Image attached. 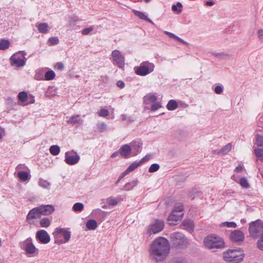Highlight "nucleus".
<instances>
[{
    "mask_svg": "<svg viewBox=\"0 0 263 263\" xmlns=\"http://www.w3.org/2000/svg\"><path fill=\"white\" fill-rule=\"evenodd\" d=\"M257 35L259 39H263V29H259L257 31Z\"/></svg>",
    "mask_w": 263,
    "mask_h": 263,
    "instance_id": "nucleus-55",
    "label": "nucleus"
},
{
    "mask_svg": "<svg viewBox=\"0 0 263 263\" xmlns=\"http://www.w3.org/2000/svg\"><path fill=\"white\" fill-rule=\"evenodd\" d=\"M20 54H22L23 59L18 57L17 54H13L10 58V61L12 66L18 67L25 65L26 59L25 55H26V53L25 51H21Z\"/></svg>",
    "mask_w": 263,
    "mask_h": 263,
    "instance_id": "nucleus-11",
    "label": "nucleus"
},
{
    "mask_svg": "<svg viewBox=\"0 0 263 263\" xmlns=\"http://www.w3.org/2000/svg\"><path fill=\"white\" fill-rule=\"evenodd\" d=\"M170 245L165 238L159 237L151 243L149 250L152 260L157 262L164 260L170 253Z\"/></svg>",
    "mask_w": 263,
    "mask_h": 263,
    "instance_id": "nucleus-1",
    "label": "nucleus"
},
{
    "mask_svg": "<svg viewBox=\"0 0 263 263\" xmlns=\"http://www.w3.org/2000/svg\"><path fill=\"white\" fill-rule=\"evenodd\" d=\"M52 235L54 238V242L59 245L68 242L71 237L70 232L61 228H57Z\"/></svg>",
    "mask_w": 263,
    "mask_h": 263,
    "instance_id": "nucleus-3",
    "label": "nucleus"
},
{
    "mask_svg": "<svg viewBox=\"0 0 263 263\" xmlns=\"http://www.w3.org/2000/svg\"><path fill=\"white\" fill-rule=\"evenodd\" d=\"M18 98L20 101L25 102L28 100V95L25 91H21L18 95Z\"/></svg>",
    "mask_w": 263,
    "mask_h": 263,
    "instance_id": "nucleus-36",
    "label": "nucleus"
},
{
    "mask_svg": "<svg viewBox=\"0 0 263 263\" xmlns=\"http://www.w3.org/2000/svg\"><path fill=\"white\" fill-rule=\"evenodd\" d=\"M128 174V173L127 172V171L126 170L124 172V173H123L119 177V180H121L122 178H123L125 176H126V175H127Z\"/></svg>",
    "mask_w": 263,
    "mask_h": 263,
    "instance_id": "nucleus-60",
    "label": "nucleus"
},
{
    "mask_svg": "<svg viewBox=\"0 0 263 263\" xmlns=\"http://www.w3.org/2000/svg\"><path fill=\"white\" fill-rule=\"evenodd\" d=\"M182 7V5L181 4V3L180 2H178L177 3L176 5H173L172 10L174 11L177 12L178 13H180L182 11V9H181Z\"/></svg>",
    "mask_w": 263,
    "mask_h": 263,
    "instance_id": "nucleus-41",
    "label": "nucleus"
},
{
    "mask_svg": "<svg viewBox=\"0 0 263 263\" xmlns=\"http://www.w3.org/2000/svg\"><path fill=\"white\" fill-rule=\"evenodd\" d=\"M159 168V165L157 163H154L149 167L148 172L154 173L157 171Z\"/></svg>",
    "mask_w": 263,
    "mask_h": 263,
    "instance_id": "nucleus-45",
    "label": "nucleus"
},
{
    "mask_svg": "<svg viewBox=\"0 0 263 263\" xmlns=\"http://www.w3.org/2000/svg\"><path fill=\"white\" fill-rule=\"evenodd\" d=\"M41 214L43 215H48L51 214L54 211V208L51 205H42L39 206Z\"/></svg>",
    "mask_w": 263,
    "mask_h": 263,
    "instance_id": "nucleus-18",
    "label": "nucleus"
},
{
    "mask_svg": "<svg viewBox=\"0 0 263 263\" xmlns=\"http://www.w3.org/2000/svg\"><path fill=\"white\" fill-rule=\"evenodd\" d=\"M170 240L173 245L179 249H184L187 247L188 240L184 235L180 232H174L171 234Z\"/></svg>",
    "mask_w": 263,
    "mask_h": 263,
    "instance_id": "nucleus-6",
    "label": "nucleus"
},
{
    "mask_svg": "<svg viewBox=\"0 0 263 263\" xmlns=\"http://www.w3.org/2000/svg\"><path fill=\"white\" fill-rule=\"evenodd\" d=\"M121 118H122V120H123V121H128L129 122H131V121H134L133 119L132 118V117H128L126 115H122Z\"/></svg>",
    "mask_w": 263,
    "mask_h": 263,
    "instance_id": "nucleus-54",
    "label": "nucleus"
},
{
    "mask_svg": "<svg viewBox=\"0 0 263 263\" xmlns=\"http://www.w3.org/2000/svg\"><path fill=\"white\" fill-rule=\"evenodd\" d=\"M84 209V205L81 202L75 203L72 207V210L74 212H81Z\"/></svg>",
    "mask_w": 263,
    "mask_h": 263,
    "instance_id": "nucleus-35",
    "label": "nucleus"
},
{
    "mask_svg": "<svg viewBox=\"0 0 263 263\" xmlns=\"http://www.w3.org/2000/svg\"><path fill=\"white\" fill-rule=\"evenodd\" d=\"M256 144L259 146L262 147L261 149H263V136H258L256 139Z\"/></svg>",
    "mask_w": 263,
    "mask_h": 263,
    "instance_id": "nucleus-47",
    "label": "nucleus"
},
{
    "mask_svg": "<svg viewBox=\"0 0 263 263\" xmlns=\"http://www.w3.org/2000/svg\"><path fill=\"white\" fill-rule=\"evenodd\" d=\"M183 210V206L182 204L177 205L175 206L173 212L174 213H182Z\"/></svg>",
    "mask_w": 263,
    "mask_h": 263,
    "instance_id": "nucleus-46",
    "label": "nucleus"
},
{
    "mask_svg": "<svg viewBox=\"0 0 263 263\" xmlns=\"http://www.w3.org/2000/svg\"><path fill=\"white\" fill-rule=\"evenodd\" d=\"M59 42V39L57 37H50L47 41V44L49 46L57 45Z\"/></svg>",
    "mask_w": 263,
    "mask_h": 263,
    "instance_id": "nucleus-37",
    "label": "nucleus"
},
{
    "mask_svg": "<svg viewBox=\"0 0 263 263\" xmlns=\"http://www.w3.org/2000/svg\"><path fill=\"white\" fill-rule=\"evenodd\" d=\"M249 231L250 235L257 238L263 232V222L260 220H257L250 223Z\"/></svg>",
    "mask_w": 263,
    "mask_h": 263,
    "instance_id": "nucleus-9",
    "label": "nucleus"
},
{
    "mask_svg": "<svg viewBox=\"0 0 263 263\" xmlns=\"http://www.w3.org/2000/svg\"><path fill=\"white\" fill-rule=\"evenodd\" d=\"M98 115L100 117H105L109 115V112L106 109H101L98 112Z\"/></svg>",
    "mask_w": 263,
    "mask_h": 263,
    "instance_id": "nucleus-50",
    "label": "nucleus"
},
{
    "mask_svg": "<svg viewBox=\"0 0 263 263\" xmlns=\"http://www.w3.org/2000/svg\"><path fill=\"white\" fill-rule=\"evenodd\" d=\"M214 91L218 95L221 94L223 92V87L222 86H216L214 89Z\"/></svg>",
    "mask_w": 263,
    "mask_h": 263,
    "instance_id": "nucleus-53",
    "label": "nucleus"
},
{
    "mask_svg": "<svg viewBox=\"0 0 263 263\" xmlns=\"http://www.w3.org/2000/svg\"><path fill=\"white\" fill-rule=\"evenodd\" d=\"M166 107L169 110H174L178 107V105L175 100H171L168 101Z\"/></svg>",
    "mask_w": 263,
    "mask_h": 263,
    "instance_id": "nucleus-28",
    "label": "nucleus"
},
{
    "mask_svg": "<svg viewBox=\"0 0 263 263\" xmlns=\"http://www.w3.org/2000/svg\"><path fill=\"white\" fill-rule=\"evenodd\" d=\"M51 224V220L48 218H43L41 219L40 224L41 227L47 228Z\"/></svg>",
    "mask_w": 263,
    "mask_h": 263,
    "instance_id": "nucleus-32",
    "label": "nucleus"
},
{
    "mask_svg": "<svg viewBox=\"0 0 263 263\" xmlns=\"http://www.w3.org/2000/svg\"><path fill=\"white\" fill-rule=\"evenodd\" d=\"M93 27L92 26H90L89 27L84 28L82 30L81 32L83 35H88L93 30Z\"/></svg>",
    "mask_w": 263,
    "mask_h": 263,
    "instance_id": "nucleus-49",
    "label": "nucleus"
},
{
    "mask_svg": "<svg viewBox=\"0 0 263 263\" xmlns=\"http://www.w3.org/2000/svg\"><path fill=\"white\" fill-rule=\"evenodd\" d=\"M141 165V163L140 162H134L132 163L126 169V171L129 173L130 172L133 171L134 170H135L136 168H137L139 166Z\"/></svg>",
    "mask_w": 263,
    "mask_h": 263,
    "instance_id": "nucleus-33",
    "label": "nucleus"
},
{
    "mask_svg": "<svg viewBox=\"0 0 263 263\" xmlns=\"http://www.w3.org/2000/svg\"><path fill=\"white\" fill-rule=\"evenodd\" d=\"M138 184L137 180H133L131 182L127 183L124 186L123 190L125 191H130L133 189Z\"/></svg>",
    "mask_w": 263,
    "mask_h": 263,
    "instance_id": "nucleus-27",
    "label": "nucleus"
},
{
    "mask_svg": "<svg viewBox=\"0 0 263 263\" xmlns=\"http://www.w3.org/2000/svg\"><path fill=\"white\" fill-rule=\"evenodd\" d=\"M215 5V2L213 1H207L205 2V5L208 6H212Z\"/></svg>",
    "mask_w": 263,
    "mask_h": 263,
    "instance_id": "nucleus-59",
    "label": "nucleus"
},
{
    "mask_svg": "<svg viewBox=\"0 0 263 263\" xmlns=\"http://www.w3.org/2000/svg\"><path fill=\"white\" fill-rule=\"evenodd\" d=\"M254 153L258 159L263 162V149H255Z\"/></svg>",
    "mask_w": 263,
    "mask_h": 263,
    "instance_id": "nucleus-39",
    "label": "nucleus"
},
{
    "mask_svg": "<svg viewBox=\"0 0 263 263\" xmlns=\"http://www.w3.org/2000/svg\"><path fill=\"white\" fill-rule=\"evenodd\" d=\"M133 12L135 14V15L138 16L139 18L145 20L152 23V24L155 25L154 23L146 15H145L143 12L136 10H133Z\"/></svg>",
    "mask_w": 263,
    "mask_h": 263,
    "instance_id": "nucleus-24",
    "label": "nucleus"
},
{
    "mask_svg": "<svg viewBox=\"0 0 263 263\" xmlns=\"http://www.w3.org/2000/svg\"><path fill=\"white\" fill-rule=\"evenodd\" d=\"M242 170L243 166L241 165H239L235 168V171L237 173H240L242 171Z\"/></svg>",
    "mask_w": 263,
    "mask_h": 263,
    "instance_id": "nucleus-57",
    "label": "nucleus"
},
{
    "mask_svg": "<svg viewBox=\"0 0 263 263\" xmlns=\"http://www.w3.org/2000/svg\"><path fill=\"white\" fill-rule=\"evenodd\" d=\"M232 147L231 143L227 144L217 152V155H224L227 154L231 151Z\"/></svg>",
    "mask_w": 263,
    "mask_h": 263,
    "instance_id": "nucleus-23",
    "label": "nucleus"
},
{
    "mask_svg": "<svg viewBox=\"0 0 263 263\" xmlns=\"http://www.w3.org/2000/svg\"><path fill=\"white\" fill-rule=\"evenodd\" d=\"M204 244L209 249L216 252L220 249L224 248L223 239L216 234H211L207 236L204 239Z\"/></svg>",
    "mask_w": 263,
    "mask_h": 263,
    "instance_id": "nucleus-2",
    "label": "nucleus"
},
{
    "mask_svg": "<svg viewBox=\"0 0 263 263\" xmlns=\"http://www.w3.org/2000/svg\"><path fill=\"white\" fill-rule=\"evenodd\" d=\"M120 153L119 152V151H116L115 152H114V153H112L111 155V158H115V157H116L117 156H118L119 154Z\"/></svg>",
    "mask_w": 263,
    "mask_h": 263,
    "instance_id": "nucleus-61",
    "label": "nucleus"
},
{
    "mask_svg": "<svg viewBox=\"0 0 263 263\" xmlns=\"http://www.w3.org/2000/svg\"><path fill=\"white\" fill-rule=\"evenodd\" d=\"M97 129L100 132H101V133L106 131L107 129L106 124L104 122L98 123L97 125Z\"/></svg>",
    "mask_w": 263,
    "mask_h": 263,
    "instance_id": "nucleus-40",
    "label": "nucleus"
},
{
    "mask_svg": "<svg viewBox=\"0 0 263 263\" xmlns=\"http://www.w3.org/2000/svg\"><path fill=\"white\" fill-rule=\"evenodd\" d=\"M97 223L96 220L93 219H90L87 221L86 223V227L88 230H93L97 228Z\"/></svg>",
    "mask_w": 263,
    "mask_h": 263,
    "instance_id": "nucleus-26",
    "label": "nucleus"
},
{
    "mask_svg": "<svg viewBox=\"0 0 263 263\" xmlns=\"http://www.w3.org/2000/svg\"><path fill=\"white\" fill-rule=\"evenodd\" d=\"M111 56L114 62V64L117 65L119 68H122L124 66V57L120 53L119 50H115L112 51Z\"/></svg>",
    "mask_w": 263,
    "mask_h": 263,
    "instance_id": "nucleus-12",
    "label": "nucleus"
},
{
    "mask_svg": "<svg viewBox=\"0 0 263 263\" xmlns=\"http://www.w3.org/2000/svg\"><path fill=\"white\" fill-rule=\"evenodd\" d=\"M152 157H153V155L152 154H147L145 157L142 158L140 160V163L142 164L143 163H144V162L147 161L148 160H149Z\"/></svg>",
    "mask_w": 263,
    "mask_h": 263,
    "instance_id": "nucleus-51",
    "label": "nucleus"
},
{
    "mask_svg": "<svg viewBox=\"0 0 263 263\" xmlns=\"http://www.w3.org/2000/svg\"><path fill=\"white\" fill-rule=\"evenodd\" d=\"M17 177L22 181H26L29 177V174L25 171H20L17 173Z\"/></svg>",
    "mask_w": 263,
    "mask_h": 263,
    "instance_id": "nucleus-30",
    "label": "nucleus"
},
{
    "mask_svg": "<svg viewBox=\"0 0 263 263\" xmlns=\"http://www.w3.org/2000/svg\"><path fill=\"white\" fill-rule=\"evenodd\" d=\"M36 27L40 32L42 33H47L49 31V27L47 23H42L39 24Z\"/></svg>",
    "mask_w": 263,
    "mask_h": 263,
    "instance_id": "nucleus-25",
    "label": "nucleus"
},
{
    "mask_svg": "<svg viewBox=\"0 0 263 263\" xmlns=\"http://www.w3.org/2000/svg\"><path fill=\"white\" fill-rule=\"evenodd\" d=\"M121 155L124 158H127L131 156V149L129 145L124 144L119 149Z\"/></svg>",
    "mask_w": 263,
    "mask_h": 263,
    "instance_id": "nucleus-19",
    "label": "nucleus"
},
{
    "mask_svg": "<svg viewBox=\"0 0 263 263\" xmlns=\"http://www.w3.org/2000/svg\"><path fill=\"white\" fill-rule=\"evenodd\" d=\"M39 184L41 186L43 187V188H48L50 185V183L48 181L43 179H41L39 181Z\"/></svg>",
    "mask_w": 263,
    "mask_h": 263,
    "instance_id": "nucleus-48",
    "label": "nucleus"
},
{
    "mask_svg": "<svg viewBox=\"0 0 263 263\" xmlns=\"http://www.w3.org/2000/svg\"><path fill=\"white\" fill-rule=\"evenodd\" d=\"M36 238L41 243L47 244L50 241V237L44 230H41L36 233Z\"/></svg>",
    "mask_w": 263,
    "mask_h": 263,
    "instance_id": "nucleus-13",
    "label": "nucleus"
},
{
    "mask_svg": "<svg viewBox=\"0 0 263 263\" xmlns=\"http://www.w3.org/2000/svg\"><path fill=\"white\" fill-rule=\"evenodd\" d=\"M120 200L118 198L110 197L107 199V203L109 205H116L119 202Z\"/></svg>",
    "mask_w": 263,
    "mask_h": 263,
    "instance_id": "nucleus-42",
    "label": "nucleus"
},
{
    "mask_svg": "<svg viewBox=\"0 0 263 263\" xmlns=\"http://www.w3.org/2000/svg\"><path fill=\"white\" fill-rule=\"evenodd\" d=\"M41 215V211L39 210V207H37L29 211L27 216V218L28 220L34 218H40Z\"/></svg>",
    "mask_w": 263,
    "mask_h": 263,
    "instance_id": "nucleus-20",
    "label": "nucleus"
},
{
    "mask_svg": "<svg viewBox=\"0 0 263 263\" xmlns=\"http://www.w3.org/2000/svg\"><path fill=\"white\" fill-rule=\"evenodd\" d=\"M117 85L119 88H123L125 86V84L123 81L120 80L117 82Z\"/></svg>",
    "mask_w": 263,
    "mask_h": 263,
    "instance_id": "nucleus-56",
    "label": "nucleus"
},
{
    "mask_svg": "<svg viewBox=\"0 0 263 263\" xmlns=\"http://www.w3.org/2000/svg\"><path fill=\"white\" fill-rule=\"evenodd\" d=\"M164 226L163 220L155 219L147 227V232L149 235L158 233L163 230Z\"/></svg>",
    "mask_w": 263,
    "mask_h": 263,
    "instance_id": "nucleus-10",
    "label": "nucleus"
},
{
    "mask_svg": "<svg viewBox=\"0 0 263 263\" xmlns=\"http://www.w3.org/2000/svg\"><path fill=\"white\" fill-rule=\"evenodd\" d=\"M170 37L175 39V40H177L178 41H179V42H181V43H183L184 44H187V43L185 41H184L183 40H182L180 37L177 36L175 34H173V33L171 35Z\"/></svg>",
    "mask_w": 263,
    "mask_h": 263,
    "instance_id": "nucleus-52",
    "label": "nucleus"
},
{
    "mask_svg": "<svg viewBox=\"0 0 263 263\" xmlns=\"http://www.w3.org/2000/svg\"><path fill=\"white\" fill-rule=\"evenodd\" d=\"M241 222L242 223H245V222H246V220H245V219H241Z\"/></svg>",
    "mask_w": 263,
    "mask_h": 263,
    "instance_id": "nucleus-64",
    "label": "nucleus"
},
{
    "mask_svg": "<svg viewBox=\"0 0 263 263\" xmlns=\"http://www.w3.org/2000/svg\"><path fill=\"white\" fill-rule=\"evenodd\" d=\"M142 143L141 141H133L129 144L133 156H136L141 151Z\"/></svg>",
    "mask_w": 263,
    "mask_h": 263,
    "instance_id": "nucleus-16",
    "label": "nucleus"
},
{
    "mask_svg": "<svg viewBox=\"0 0 263 263\" xmlns=\"http://www.w3.org/2000/svg\"><path fill=\"white\" fill-rule=\"evenodd\" d=\"M213 55L220 59H229L231 57V55H230L228 54L225 53L224 52H220V53H213Z\"/></svg>",
    "mask_w": 263,
    "mask_h": 263,
    "instance_id": "nucleus-38",
    "label": "nucleus"
},
{
    "mask_svg": "<svg viewBox=\"0 0 263 263\" xmlns=\"http://www.w3.org/2000/svg\"><path fill=\"white\" fill-rule=\"evenodd\" d=\"M83 120L81 119L79 115H74L70 117L67 121V123L72 125L81 124Z\"/></svg>",
    "mask_w": 263,
    "mask_h": 263,
    "instance_id": "nucleus-21",
    "label": "nucleus"
},
{
    "mask_svg": "<svg viewBox=\"0 0 263 263\" xmlns=\"http://www.w3.org/2000/svg\"><path fill=\"white\" fill-rule=\"evenodd\" d=\"M258 125L259 126L263 127V117L259 119Z\"/></svg>",
    "mask_w": 263,
    "mask_h": 263,
    "instance_id": "nucleus-62",
    "label": "nucleus"
},
{
    "mask_svg": "<svg viewBox=\"0 0 263 263\" xmlns=\"http://www.w3.org/2000/svg\"><path fill=\"white\" fill-rule=\"evenodd\" d=\"M55 72L53 70H50L46 72L45 75V79L46 80H51L55 78Z\"/></svg>",
    "mask_w": 263,
    "mask_h": 263,
    "instance_id": "nucleus-34",
    "label": "nucleus"
},
{
    "mask_svg": "<svg viewBox=\"0 0 263 263\" xmlns=\"http://www.w3.org/2000/svg\"><path fill=\"white\" fill-rule=\"evenodd\" d=\"M143 101L145 105L151 104V107H146L151 111H155L162 107L160 102L157 101V97L155 93H150L144 96Z\"/></svg>",
    "mask_w": 263,
    "mask_h": 263,
    "instance_id": "nucleus-8",
    "label": "nucleus"
},
{
    "mask_svg": "<svg viewBox=\"0 0 263 263\" xmlns=\"http://www.w3.org/2000/svg\"><path fill=\"white\" fill-rule=\"evenodd\" d=\"M80 160L79 156L76 155L75 156H70L68 152L65 154V161L66 163L69 165H73L77 163Z\"/></svg>",
    "mask_w": 263,
    "mask_h": 263,
    "instance_id": "nucleus-17",
    "label": "nucleus"
},
{
    "mask_svg": "<svg viewBox=\"0 0 263 263\" xmlns=\"http://www.w3.org/2000/svg\"><path fill=\"white\" fill-rule=\"evenodd\" d=\"M243 255L240 249H230L224 252L223 258L225 261L237 263L241 261L243 258Z\"/></svg>",
    "mask_w": 263,
    "mask_h": 263,
    "instance_id": "nucleus-5",
    "label": "nucleus"
},
{
    "mask_svg": "<svg viewBox=\"0 0 263 263\" xmlns=\"http://www.w3.org/2000/svg\"><path fill=\"white\" fill-rule=\"evenodd\" d=\"M183 215V213H174L172 211L171 214L168 216L167 220L170 225H175L178 221H180Z\"/></svg>",
    "mask_w": 263,
    "mask_h": 263,
    "instance_id": "nucleus-15",
    "label": "nucleus"
},
{
    "mask_svg": "<svg viewBox=\"0 0 263 263\" xmlns=\"http://www.w3.org/2000/svg\"><path fill=\"white\" fill-rule=\"evenodd\" d=\"M164 33L167 35L168 36H169L170 37L171 35L172 34V33L170 32H168V31H164Z\"/></svg>",
    "mask_w": 263,
    "mask_h": 263,
    "instance_id": "nucleus-63",
    "label": "nucleus"
},
{
    "mask_svg": "<svg viewBox=\"0 0 263 263\" xmlns=\"http://www.w3.org/2000/svg\"><path fill=\"white\" fill-rule=\"evenodd\" d=\"M239 184L243 188H248L249 187V184L247 178L245 177L240 179Z\"/></svg>",
    "mask_w": 263,
    "mask_h": 263,
    "instance_id": "nucleus-44",
    "label": "nucleus"
},
{
    "mask_svg": "<svg viewBox=\"0 0 263 263\" xmlns=\"http://www.w3.org/2000/svg\"><path fill=\"white\" fill-rule=\"evenodd\" d=\"M221 227H227L228 228H235L237 227V224L234 222H224L221 223Z\"/></svg>",
    "mask_w": 263,
    "mask_h": 263,
    "instance_id": "nucleus-43",
    "label": "nucleus"
},
{
    "mask_svg": "<svg viewBox=\"0 0 263 263\" xmlns=\"http://www.w3.org/2000/svg\"><path fill=\"white\" fill-rule=\"evenodd\" d=\"M155 68L153 63L149 61L142 62L139 66L135 67L134 70L135 73L140 76H145L152 72Z\"/></svg>",
    "mask_w": 263,
    "mask_h": 263,
    "instance_id": "nucleus-7",
    "label": "nucleus"
},
{
    "mask_svg": "<svg viewBox=\"0 0 263 263\" xmlns=\"http://www.w3.org/2000/svg\"><path fill=\"white\" fill-rule=\"evenodd\" d=\"M20 246L22 250L25 251L26 254L28 257H35L39 255V250L34 245L32 239L30 237L20 242Z\"/></svg>",
    "mask_w": 263,
    "mask_h": 263,
    "instance_id": "nucleus-4",
    "label": "nucleus"
},
{
    "mask_svg": "<svg viewBox=\"0 0 263 263\" xmlns=\"http://www.w3.org/2000/svg\"><path fill=\"white\" fill-rule=\"evenodd\" d=\"M10 46V42L8 40L2 39L0 41V50H5Z\"/></svg>",
    "mask_w": 263,
    "mask_h": 263,
    "instance_id": "nucleus-29",
    "label": "nucleus"
},
{
    "mask_svg": "<svg viewBox=\"0 0 263 263\" xmlns=\"http://www.w3.org/2000/svg\"><path fill=\"white\" fill-rule=\"evenodd\" d=\"M181 226L183 229L191 231L193 229L194 222L192 220H185L182 222Z\"/></svg>",
    "mask_w": 263,
    "mask_h": 263,
    "instance_id": "nucleus-22",
    "label": "nucleus"
},
{
    "mask_svg": "<svg viewBox=\"0 0 263 263\" xmlns=\"http://www.w3.org/2000/svg\"><path fill=\"white\" fill-rule=\"evenodd\" d=\"M231 239L235 242H242L244 240L245 235L242 231L239 230L233 231L230 235Z\"/></svg>",
    "mask_w": 263,
    "mask_h": 263,
    "instance_id": "nucleus-14",
    "label": "nucleus"
},
{
    "mask_svg": "<svg viewBox=\"0 0 263 263\" xmlns=\"http://www.w3.org/2000/svg\"><path fill=\"white\" fill-rule=\"evenodd\" d=\"M56 67L59 69H62L64 68V65L61 62H59L56 64Z\"/></svg>",
    "mask_w": 263,
    "mask_h": 263,
    "instance_id": "nucleus-58",
    "label": "nucleus"
},
{
    "mask_svg": "<svg viewBox=\"0 0 263 263\" xmlns=\"http://www.w3.org/2000/svg\"><path fill=\"white\" fill-rule=\"evenodd\" d=\"M49 151L52 155L57 156L60 152V148L58 145H53L50 146Z\"/></svg>",
    "mask_w": 263,
    "mask_h": 263,
    "instance_id": "nucleus-31",
    "label": "nucleus"
}]
</instances>
